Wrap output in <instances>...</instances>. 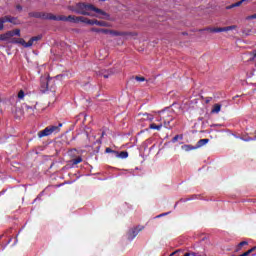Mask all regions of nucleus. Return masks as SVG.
Wrapping results in <instances>:
<instances>
[{
	"instance_id": "41",
	"label": "nucleus",
	"mask_w": 256,
	"mask_h": 256,
	"mask_svg": "<svg viewBox=\"0 0 256 256\" xmlns=\"http://www.w3.org/2000/svg\"><path fill=\"white\" fill-rule=\"evenodd\" d=\"M148 119H149V121H153V118H152V116H150Z\"/></svg>"
},
{
	"instance_id": "12",
	"label": "nucleus",
	"mask_w": 256,
	"mask_h": 256,
	"mask_svg": "<svg viewBox=\"0 0 256 256\" xmlns=\"http://www.w3.org/2000/svg\"><path fill=\"white\" fill-rule=\"evenodd\" d=\"M114 156L117 158V159H127V157H129V152L128 151H116L114 152Z\"/></svg>"
},
{
	"instance_id": "2",
	"label": "nucleus",
	"mask_w": 256,
	"mask_h": 256,
	"mask_svg": "<svg viewBox=\"0 0 256 256\" xmlns=\"http://www.w3.org/2000/svg\"><path fill=\"white\" fill-rule=\"evenodd\" d=\"M55 80L48 76H42L40 78V91L47 93V91L55 92Z\"/></svg>"
},
{
	"instance_id": "40",
	"label": "nucleus",
	"mask_w": 256,
	"mask_h": 256,
	"mask_svg": "<svg viewBox=\"0 0 256 256\" xmlns=\"http://www.w3.org/2000/svg\"><path fill=\"white\" fill-rule=\"evenodd\" d=\"M245 141H253V139L252 138H248Z\"/></svg>"
},
{
	"instance_id": "22",
	"label": "nucleus",
	"mask_w": 256,
	"mask_h": 256,
	"mask_svg": "<svg viewBox=\"0 0 256 256\" xmlns=\"http://www.w3.org/2000/svg\"><path fill=\"white\" fill-rule=\"evenodd\" d=\"M28 17H32L34 19H41V12H29Z\"/></svg>"
},
{
	"instance_id": "16",
	"label": "nucleus",
	"mask_w": 256,
	"mask_h": 256,
	"mask_svg": "<svg viewBox=\"0 0 256 256\" xmlns=\"http://www.w3.org/2000/svg\"><path fill=\"white\" fill-rule=\"evenodd\" d=\"M181 149H182L183 151L189 152V151H195V149H197V147H196V146H193V145H191V144H185V145H182V146H181Z\"/></svg>"
},
{
	"instance_id": "18",
	"label": "nucleus",
	"mask_w": 256,
	"mask_h": 256,
	"mask_svg": "<svg viewBox=\"0 0 256 256\" xmlns=\"http://www.w3.org/2000/svg\"><path fill=\"white\" fill-rule=\"evenodd\" d=\"M208 142H209V139H207V138L200 139V140L197 142V144H196L197 149L203 147L204 145H207Z\"/></svg>"
},
{
	"instance_id": "30",
	"label": "nucleus",
	"mask_w": 256,
	"mask_h": 256,
	"mask_svg": "<svg viewBox=\"0 0 256 256\" xmlns=\"http://www.w3.org/2000/svg\"><path fill=\"white\" fill-rule=\"evenodd\" d=\"M18 99H25V91L20 90L18 92Z\"/></svg>"
},
{
	"instance_id": "9",
	"label": "nucleus",
	"mask_w": 256,
	"mask_h": 256,
	"mask_svg": "<svg viewBox=\"0 0 256 256\" xmlns=\"http://www.w3.org/2000/svg\"><path fill=\"white\" fill-rule=\"evenodd\" d=\"M144 229H145L144 226H138V227L130 230L128 232V239H129V241H133L135 239V237L137 235H139V233H141V231H143Z\"/></svg>"
},
{
	"instance_id": "14",
	"label": "nucleus",
	"mask_w": 256,
	"mask_h": 256,
	"mask_svg": "<svg viewBox=\"0 0 256 256\" xmlns=\"http://www.w3.org/2000/svg\"><path fill=\"white\" fill-rule=\"evenodd\" d=\"M113 70H101L99 75L101 77H104V79H109V77H111V75H113Z\"/></svg>"
},
{
	"instance_id": "28",
	"label": "nucleus",
	"mask_w": 256,
	"mask_h": 256,
	"mask_svg": "<svg viewBox=\"0 0 256 256\" xmlns=\"http://www.w3.org/2000/svg\"><path fill=\"white\" fill-rule=\"evenodd\" d=\"M184 255H188V256H203L201 253L199 252H187Z\"/></svg>"
},
{
	"instance_id": "34",
	"label": "nucleus",
	"mask_w": 256,
	"mask_h": 256,
	"mask_svg": "<svg viewBox=\"0 0 256 256\" xmlns=\"http://www.w3.org/2000/svg\"><path fill=\"white\" fill-rule=\"evenodd\" d=\"M256 247H252L251 249H249L248 251H246V253H248V255H251V253H253V251H255Z\"/></svg>"
},
{
	"instance_id": "11",
	"label": "nucleus",
	"mask_w": 256,
	"mask_h": 256,
	"mask_svg": "<svg viewBox=\"0 0 256 256\" xmlns=\"http://www.w3.org/2000/svg\"><path fill=\"white\" fill-rule=\"evenodd\" d=\"M40 19L44 21H58V16L54 15L53 13L41 12Z\"/></svg>"
},
{
	"instance_id": "15",
	"label": "nucleus",
	"mask_w": 256,
	"mask_h": 256,
	"mask_svg": "<svg viewBox=\"0 0 256 256\" xmlns=\"http://www.w3.org/2000/svg\"><path fill=\"white\" fill-rule=\"evenodd\" d=\"M91 31L93 33H104V35H109V29L105 28H92Z\"/></svg>"
},
{
	"instance_id": "19",
	"label": "nucleus",
	"mask_w": 256,
	"mask_h": 256,
	"mask_svg": "<svg viewBox=\"0 0 256 256\" xmlns=\"http://www.w3.org/2000/svg\"><path fill=\"white\" fill-rule=\"evenodd\" d=\"M12 34H11V32H6V33H4V34H1L0 35V41H8V39H11V36Z\"/></svg>"
},
{
	"instance_id": "23",
	"label": "nucleus",
	"mask_w": 256,
	"mask_h": 256,
	"mask_svg": "<svg viewBox=\"0 0 256 256\" xmlns=\"http://www.w3.org/2000/svg\"><path fill=\"white\" fill-rule=\"evenodd\" d=\"M9 33H11V37H15V35L17 37H21V30L20 29H15V30L9 31Z\"/></svg>"
},
{
	"instance_id": "25",
	"label": "nucleus",
	"mask_w": 256,
	"mask_h": 256,
	"mask_svg": "<svg viewBox=\"0 0 256 256\" xmlns=\"http://www.w3.org/2000/svg\"><path fill=\"white\" fill-rule=\"evenodd\" d=\"M245 0H240L230 6L227 7V9H233V7H241V5L244 3Z\"/></svg>"
},
{
	"instance_id": "4",
	"label": "nucleus",
	"mask_w": 256,
	"mask_h": 256,
	"mask_svg": "<svg viewBox=\"0 0 256 256\" xmlns=\"http://www.w3.org/2000/svg\"><path fill=\"white\" fill-rule=\"evenodd\" d=\"M162 117L160 118V121H164V127L166 129H171V121H173V116H171V112H167L165 110L160 112Z\"/></svg>"
},
{
	"instance_id": "26",
	"label": "nucleus",
	"mask_w": 256,
	"mask_h": 256,
	"mask_svg": "<svg viewBox=\"0 0 256 256\" xmlns=\"http://www.w3.org/2000/svg\"><path fill=\"white\" fill-rule=\"evenodd\" d=\"M79 163H83V158H81L80 156L72 159V165H79Z\"/></svg>"
},
{
	"instance_id": "5",
	"label": "nucleus",
	"mask_w": 256,
	"mask_h": 256,
	"mask_svg": "<svg viewBox=\"0 0 256 256\" xmlns=\"http://www.w3.org/2000/svg\"><path fill=\"white\" fill-rule=\"evenodd\" d=\"M5 23H12L13 25H17V18L13 16H4L0 18V31H3L5 28Z\"/></svg>"
},
{
	"instance_id": "20",
	"label": "nucleus",
	"mask_w": 256,
	"mask_h": 256,
	"mask_svg": "<svg viewBox=\"0 0 256 256\" xmlns=\"http://www.w3.org/2000/svg\"><path fill=\"white\" fill-rule=\"evenodd\" d=\"M163 128V124L160 123V124H155V123H152L149 125V129H153V130H156V131H161V129Z\"/></svg>"
},
{
	"instance_id": "21",
	"label": "nucleus",
	"mask_w": 256,
	"mask_h": 256,
	"mask_svg": "<svg viewBox=\"0 0 256 256\" xmlns=\"http://www.w3.org/2000/svg\"><path fill=\"white\" fill-rule=\"evenodd\" d=\"M96 25L98 27H111V23L106 21H99V20H96Z\"/></svg>"
},
{
	"instance_id": "24",
	"label": "nucleus",
	"mask_w": 256,
	"mask_h": 256,
	"mask_svg": "<svg viewBox=\"0 0 256 256\" xmlns=\"http://www.w3.org/2000/svg\"><path fill=\"white\" fill-rule=\"evenodd\" d=\"M221 111V104H214L211 113H219Z\"/></svg>"
},
{
	"instance_id": "29",
	"label": "nucleus",
	"mask_w": 256,
	"mask_h": 256,
	"mask_svg": "<svg viewBox=\"0 0 256 256\" xmlns=\"http://www.w3.org/2000/svg\"><path fill=\"white\" fill-rule=\"evenodd\" d=\"M249 243L247 241H242L238 244V248H237V251H240V249L242 247H244V245H248Z\"/></svg>"
},
{
	"instance_id": "31",
	"label": "nucleus",
	"mask_w": 256,
	"mask_h": 256,
	"mask_svg": "<svg viewBox=\"0 0 256 256\" xmlns=\"http://www.w3.org/2000/svg\"><path fill=\"white\" fill-rule=\"evenodd\" d=\"M105 153H112L113 155H115V153H117V151L111 149L110 147L105 149Z\"/></svg>"
},
{
	"instance_id": "17",
	"label": "nucleus",
	"mask_w": 256,
	"mask_h": 256,
	"mask_svg": "<svg viewBox=\"0 0 256 256\" xmlns=\"http://www.w3.org/2000/svg\"><path fill=\"white\" fill-rule=\"evenodd\" d=\"M10 43H13L14 45H22L25 43V39L23 38H13Z\"/></svg>"
},
{
	"instance_id": "36",
	"label": "nucleus",
	"mask_w": 256,
	"mask_h": 256,
	"mask_svg": "<svg viewBox=\"0 0 256 256\" xmlns=\"http://www.w3.org/2000/svg\"><path fill=\"white\" fill-rule=\"evenodd\" d=\"M16 9L18 11H23V6H21L20 4L16 5Z\"/></svg>"
},
{
	"instance_id": "27",
	"label": "nucleus",
	"mask_w": 256,
	"mask_h": 256,
	"mask_svg": "<svg viewBox=\"0 0 256 256\" xmlns=\"http://www.w3.org/2000/svg\"><path fill=\"white\" fill-rule=\"evenodd\" d=\"M179 139H183V135H176L172 138V143H177Z\"/></svg>"
},
{
	"instance_id": "32",
	"label": "nucleus",
	"mask_w": 256,
	"mask_h": 256,
	"mask_svg": "<svg viewBox=\"0 0 256 256\" xmlns=\"http://www.w3.org/2000/svg\"><path fill=\"white\" fill-rule=\"evenodd\" d=\"M250 55H252V58H250V61H255V58H256V50L250 52Z\"/></svg>"
},
{
	"instance_id": "8",
	"label": "nucleus",
	"mask_w": 256,
	"mask_h": 256,
	"mask_svg": "<svg viewBox=\"0 0 256 256\" xmlns=\"http://www.w3.org/2000/svg\"><path fill=\"white\" fill-rule=\"evenodd\" d=\"M108 34L112 35V37H127V36H133V32H124V31H117V30H109Z\"/></svg>"
},
{
	"instance_id": "1",
	"label": "nucleus",
	"mask_w": 256,
	"mask_h": 256,
	"mask_svg": "<svg viewBox=\"0 0 256 256\" xmlns=\"http://www.w3.org/2000/svg\"><path fill=\"white\" fill-rule=\"evenodd\" d=\"M68 9L77 15H86L87 17H98V19H107V21H113L107 12L95 7L92 4L79 2L76 5L69 6Z\"/></svg>"
},
{
	"instance_id": "33",
	"label": "nucleus",
	"mask_w": 256,
	"mask_h": 256,
	"mask_svg": "<svg viewBox=\"0 0 256 256\" xmlns=\"http://www.w3.org/2000/svg\"><path fill=\"white\" fill-rule=\"evenodd\" d=\"M135 79L138 81V82H143V81H145V77H143V76H136L135 77Z\"/></svg>"
},
{
	"instance_id": "37",
	"label": "nucleus",
	"mask_w": 256,
	"mask_h": 256,
	"mask_svg": "<svg viewBox=\"0 0 256 256\" xmlns=\"http://www.w3.org/2000/svg\"><path fill=\"white\" fill-rule=\"evenodd\" d=\"M248 20L256 19V13L247 17Z\"/></svg>"
},
{
	"instance_id": "39",
	"label": "nucleus",
	"mask_w": 256,
	"mask_h": 256,
	"mask_svg": "<svg viewBox=\"0 0 256 256\" xmlns=\"http://www.w3.org/2000/svg\"><path fill=\"white\" fill-rule=\"evenodd\" d=\"M178 252H179V250L174 251V252H172V253L170 254V256H173V255H175V254L178 253Z\"/></svg>"
},
{
	"instance_id": "10",
	"label": "nucleus",
	"mask_w": 256,
	"mask_h": 256,
	"mask_svg": "<svg viewBox=\"0 0 256 256\" xmlns=\"http://www.w3.org/2000/svg\"><path fill=\"white\" fill-rule=\"evenodd\" d=\"M41 39H43V36L38 35V36H34V37L30 38V40L28 42H26L24 40L22 47H25V48L33 47V43H37V41H41Z\"/></svg>"
},
{
	"instance_id": "38",
	"label": "nucleus",
	"mask_w": 256,
	"mask_h": 256,
	"mask_svg": "<svg viewBox=\"0 0 256 256\" xmlns=\"http://www.w3.org/2000/svg\"><path fill=\"white\" fill-rule=\"evenodd\" d=\"M26 109H27V111H33V107H31V106H26Z\"/></svg>"
},
{
	"instance_id": "13",
	"label": "nucleus",
	"mask_w": 256,
	"mask_h": 256,
	"mask_svg": "<svg viewBox=\"0 0 256 256\" xmlns=\"http://www.w3.org/2000/svg\"><path fill=\"white\" fill-rule=\"evenodd\" d=\"M80 22L81 23H86V25H97V20L96 19H89V18H85V17H81L80 18Z\"/></svg>"
},
{
	"instance_id": "6",
	"label": "nucleus",
	"mask_w": 256,
	"mask_h": 256,
	"mask_svg": "<svg viewBox=\"0 0 256 256\" xmlns=\"http://www.w3.org/2000/svg\"><path fill=\"white\" fill-rule=\"evenodd\" d=\"M237 25H232V26H227V27H222V28H206L205 31H209L210 33H223L227 31H233Z\"/></svg>"
},
{
	"instance_id": "35",
	"label": "nucleus",
	"mask_w": 256,
	"mask_h": 256,
	"mask_svg": "<svg viewBox=\"0 0 256 256\" xmlns=\"http://www.w3.org/2000/svg\"><path fill=\"white\" fill-rule=\"evenodd\" d=\"M105 137V131L102 132L101 137L97 140V143H102L101 139Z\"/></svg>"
},
{
	"instance_id": "7",
	"label": "nucleus",
	"mask_w": 256,
	"mask_h": 256,
	"mask_svg": "<svg viewBox=\"0 0 256 256\" xmlns=\"http://www.w3.org/2000/svg\"><path fill=\"white\" fill-rule=\"evenodd\" d=\"M83 16H73V15H69V16H65V15H60L58 16V21H69L70 23H79L81 21V18Z\"/></svg>"
},
{
	"instance_id": "3",
	"label": "nucleus",
	"mask_w": 256,
	"mask_h": 256,
	"mask_svg": "<svg viewBox=\"0 0 256 256\" xmlns=\"http://www.w3.org/2000/svg\"><path fill=\"white\" fill-rule=\"evenodd\" d=\"M63 127L62 123H59L57 126L50 125L46 127L44 130L38 132V137L42 139V137H49V135H57L61 131Z\"/></svg>"
}]
</instances>
